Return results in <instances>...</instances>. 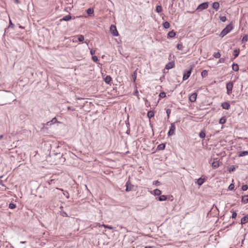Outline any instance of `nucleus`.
I'll return each mask as SVG.
<instances>
[{"mask_svg":"<svg viewBox=\"0 0 248 248\" xmlns=\"http://www.w3.org/2000/svg\"><path fill=\"white\" fill-rule=\"evenodd\" d=\"M110 31L113 36H117L118 35V32L115 26L113 25H111L110 27Z\"/></svg>","mask_w":248,"mask_h":248,"instance_id":"obj_4","label":"nucleus"},{"mask_svg":"<svg viewBox=\"0 0 248 248\" xmlns=\"http://www.w3.org/2000/svg\"><path fill=\"white\" fill-rule=\"evenodd\" d=\"M67 108H68V110H71V108L70 107H68Z\"/></svg>","mask_w":248,"mask_h":248,"instance_id":"obj_59","label":"nucleus"},{"mask_svg":"<svg viewBox=\"0 0 248 248\" xmlns=\"http://www.w3.org/2000/svg\"><path fill=\"white\" fill-rule=\"evenodd\" d=\"M221 107L223 109L228 110L230 108V105L227 102H224L221 103Z\"/></svg>","mask_w":248,"mask_h":248,"instance_id":"obj_10","label":"nucleus"},{"mask_svg":"<svg viewBox=\"0 0 248 248\" xmlns=\"http://www.w3.org/2000/svg\"><path fill=\"white\" fill-rule=\"evenodd\" d=\"M154 115H155L154 111H152V110L149 111L147 113V116L150 119L152 118L153 117H154Z\"/></svg>","mask_w":248,"mask_h":248,"instance_id":"obj_22","label":"nucleus"},{"mask_svg":"<svg viewBox=\"0 0 248 248\" xmlns=\"http://www.w3.org/2000/svg\"><path fill=\"white\" fill-rule=\"evenodd\" d=\"M92 60L94 62H97L98 61V57L96 56H92Z\"/></svg>","mask_w":248,"mask_h":248,"instance_id":"obj_39","label":"nucleus"},{"mask_svg":"<svg viewBox=\"0 0 248 248\" xmlns=\"http://www.w3.org/2000/svg\"><path fill=\"white\" fill-rule=\"evenodd\" d=\"M241 201L244 203H248V195L242 196Z\"/></svg>","mask_w":248,"mask_h":248,"instance_id":"obj_16","label":"nucleus"},{"mask_svg":"<svg viewBox=\"0 0 248 248\" xmlns=\"http://www.w3.org/2000/svg\"><path fill=\"white\" fill-rule=\"evenodd\" d=\"M233 88V83L231 82L227 83L226 84V89L227 91V93L229 94L230 93L232 92Z\"/></svg>","mask_w":248,"mask_h":248,"instance_id":"obj_7","label":"nucleus"},{"mask_svg":"<svg viewBox=\"0 0 248 248\" xmlns=\"http://www.w3.org/2000/svg\"><path fill=\"white\" fill-rule=\"evenodd\" d=\"M15 2H16V3H17V4H18V3H19V0H15Z\"/></svg>","mask_w":248,"mask_h":248,"instance_id":"obj_55","label":"nucleus"},{"mask_svg":"<svg viewBox=\"0 0 248 248\" xmlns=\"http://www.w3.org/2000/svg\"><path fill=\"white\" fill-rule=\"evenodd\" d=\"M51 124H51V123L50 121L48 122H47L46 124V125H51Z\"/></svg>","mask_w":248,"mask_h":248,"instance_id":"obj_54","label":"nucleus"},{"mask_svg":"<svg viewBox=\"0 0 248 248\" xmlns=\"http://www.w3.org/2000/svg\"><path fill=\"white\" fill-rule=\"evenodd\" d=\"M166 113L167 114V118L169 119L170 118V115L171 113V109L170 108H168L166 110Z\"/></svg>","mask_w":248,"mask_h":248,"instance_id":"obj_40","label":"nucleus"},{"mask_svg":"<svg viewBox=\"0 0 248 248\" xmlns=\"http://www.w3.org/2000/svg\"><path fill=\"white\" fill-rule=\"evenodd\" d=\"M234 188V185L233 184H231L228 187V189L230 190H232Z\"/></svg>","mask_w":248,"mask_h":248,"instance_id":"obj_42","label":"nucleus"},{"mask_svg":"<svg viewBox=\"0 0 248 248\" xmlns=\"http://www.w3.org/2000/svg\"><path fill=\"white\" fill-rule=\"evenodd\" d=\"M154 184L156 186H159L160 184V182L156 180L154 182Z\"/></svg>","mask_w":248,"mask_h":248,"instance_id":"obj_49","label":"nucleus"},{"mask_svg":"<svg viewBox=\"0 0 248 248\" xmlns=\"http://www.w3.org/2000/svg\"><path fill=\"white\" fill-rule=\"evenodd\" d=\"M177 48L179 50H182L183 48L182 44H177Z\"/></svg>","mask_w":248,"mask_h":248,"instance_id":"obj_44","label":"nucleus"},{"mask_svg":"<svg viewBox=\"0 0 248 248\" xmlns=\"http://www.w3.org/2000/svg\"><path fill=\"white\" fill-rule=\"evenodd\" d=\"M239 54V49H235L233 51V55L234 56V58H236L238 56Z\"/></svg>","mask_w":248,"mask_h":248,"instance_id":"obj_24","label":"nucleus"},{"mask_svg":"<svg viewBox=\"0 0 248 248\" xmlns=\"http://www.w3.org/2000/svg\"><path fill=\"white\" fill-rule=\"evenodd\" d=\"M208 72L206 70H203L201 73V76L202 77L204 78L207 76Z\"/></svg>","mask_w":248,"mask_h":248,"instance_id":"obj_31","label":"nucleus"},{"mask_svg":"<svg viewBox=\"0 0 248 248\" xmlns=\"http://www.w3.org/2000/svg\"><path fill=\"white\" fill-rule=\"evenodd\" d=\"M71 19H72V16L70 15H68L66 16H64L62 18H61L60 19V22H62L63 21H68L70 20Z\"/></svg>","mask_w":248,"mask_h":248,"instance_id":"obj_9","label":"nucleus"},{"mask_svg":"<svg viewBox=\"0 0 248 248\" xmlns=\"http://www.w3.org/2000/svg\"><path fill=\"white\" fill-rule=\"evenodd\" d=\"M138 93V91H136V92H135V93Z\"/></svg>","mask_w":248,"mask_h":248,"instance_id":"obj_61","label":"nucleus"},{"mask_svg":"<svg viewBox=\"0 0 248 248\" xmlns=\"http://www.w3.org/2000/svg\"><path fill=\"white\" fill-rule=\"evenodd\" d=\"M237 216V213L236 212L234 211L232 213V218H235Z\"/></svg>","mask_w":248,"mask_h":248,"instance_id":"obj_47","label":"nucleus"},{"mask_svg":"<svg viewBox=\"0 0 248 248\" xmlns=\"http://www.w3.org/2000/svg\"><path fill=\"white\" fill-rule=\"evenodd\" d=\"M78 40L79 42H83L84 40V36L82 35H79L78 36Z\"/></svg>","mask_w":248,"mask_h":248,"instance_id":"obj_30","label":"nucleus"},{"mask_svg":"<svg viewBox=\"0 0 248 248\" xmlns=\"http://www.w3.org/2000/svg\"><path fill=\"white\" fill-rule=\"evenodd\" d=\"M219 18L222 22H225L227 20L226 17L225 16H220Z\"/></svg>","mask_w":248,"mask_h":248,"instance_id":"obj_41","label":"nucleus"},{"mask_svg":"<svg viewBox=\"0 0 248 248\" xmlns=\"http://www.w3.org/2000/svg\"><path fill=\"white\" fill-rule=\"evenodd\" d=\"M95 53V50L91 49L90 50V54H91V55L93 56L94 54Z\"/></svg>","mask_w":248,"mask_h":248,"instance_id":"obj_50","label":"nucleus"},{"mask_svg":"<svg viewBox=\"0 0 248 248\" xmlns=\"http://www.w3.org/2000/svg\"><path fill=\"white\" fill-rule=\"evenodd\" d=\"M133 78H134V81H135L136 80V77H134Z\"/></svg>","mask_w":248,"mask_h":248,"instance_id":"obj_60","label":"nucleus"},{"mask_svg":"<svg viewBox=\"0 0 248 248\" xmlns=\"http://www.w3.org/2000/svg\"><path fill=\"white\" fill-rule=\"evenodd\" d=\"M167 200V196L165 195H161L158 198V201H165Z\"/></svg>","mask_w":248,"mask_h":248,"instance_id":"obj_26","label":"nucleus"},{"mask_svg":"<svg viewBox=\"0 0 248 248\" xmlns=\"http://www.w3.org/2000/svg\"><path fill=\"white\" fill-rule=\"evenodd\" d=\"M16 207V204L12 202L9 204V208L12 209H15Z\"/></svg>","mask_w":248,"mask_h":248,"instance_id":"obj_33","label":"nucleus"},{"mask_svg":"<svg viewBox=\"0 0 248 248\" xmlns=\"http://www.w3.org/2000/svg\"><path fill=\"white\" fill-rule=\"evenodd\" d=\"M154 194L156 196H159L161 194V191L158 189H155L154 190Z\"/></svg>","mask_w":248,"mask_h":248,"instance_id":"obj_23","label":"nucleus"},{"mask_svg":"<svg viewBox=\"0 0 248 248\" xmlns=\"http://www.w3.org/2000/svg\"><path fill=\"white\" fill-rule=\"evenodd\" d=\"M176 35L175 32H174L173 31H169L168 33V37L169 38H173Z\"/></svg>","mask_w":248,"mask_h":248,"instance_id":"obj_17","label":"nucleus"},{"mask_svg":"<svg viewBox=\"0 0 248 248\" xmlns=\"http://www.w3.org/2000/svg\"><path fill=\"white\" fill-rule=\"evenodd\" d=\"M233 29L232 25L230 24L228 25L220 32L219 36L223 37L225 35L230 32Z\"/></svg>","mask_w":248,"mask_h":248,"instance_id":"obj_1","label":"nucleus"},{"mask_svg":"<svg viewBox=\"0 0 248 248\" xmlns=\"http://www.w3.org/2000/svg\"><path fill=\"white\" fill-rule=\"evenodd\" d=\"M111 79H112V78L110 76H107L105 78L104 80L106 83L109 84L110 82V81H111Z\"/></svg>","mask_w":248,"mask_h":248,"instance_id":"obj_19","label":"nucleus"},{"mask_svg":"<svg viewBox=\"0 0 248 248\" xmlns=\"http://www.w3.org/2000/svg\"><path fill=\"white\" fill-rule=\"evenodd\" d=\"M144 248H153V247L151 246H146Z\"/></svg>","mask_w":248,"mask_h":248,"instance_id":"obj_56","label":"nucleus"},{"mask_svg":"<svg viewBox=\"0 0 248 248\" xmlns=\"http://www.w3.org/2000/svg\"><path fill=\"white\" fill-rule=\"evenodd\" d=\"M163 27L165 29H168L170 28V24L168 21H166L163 23Z\"/></svg>","mask_w":248,"mask_h":248,"instance_id":"obj_29","label":"nucleus"},{"mask_svg":"<svg viewBox=\"0 0 248 248\" xmlns=\"http://www.w3.org/2000/svg\"><path fill=\"white\" fill-rule=\"evenodd\" d=\"M102 226L105 228H107V229H108L109 230H113V227L111 226H108V225H105V224H103L102 225Z\"/></svg>","mask_w":248,"mask_h":248,"instance_id":"obj_36","label":"nucleus"},{"mask_svg":"<svg viewBox=\"0 0 248 248\" xmlns=\"http://www.w3.org/2000/svg\"><path fill=\"white\" fill-rule=\"evenodd\" d=\"M232 70L235 71H238V70H239L238 65L237 64H236V63H233L232 64Z\"/></svg>","mask_w":248,"mask_h":248,"instance_id":"obj_21","label":"nucleus"},{"mask_svg":"<svg viewBox=\"0 0 248 248\" xmlns=\"http://www.w3.org/2000/svg\"><path fill=\"white\" fill-rule=\"evenodd\" d=\"M165 148V144L161 143L158 145L157 147V149L158 150H164Z\"/></svg>","mask_w":248,"mask_h":248,"instance_id":"obj_20","label":"nucleus"},{"mask_svg":"<svg viewBox=\"0 0 248 248\" xmlns=\"http://www.w3.org/2000/svg\"><path fill=\"white\" fill-rule=\"evenodd\" d=\"M87 13L91 16V15L93 14V9L92 8H89L87 10Z\"/></svg>","mask_w":248,"mask_h":248,"instance_id":"obj_27","label":"nucleus"},{"mask_svg":"<svg viewBox=\"0 0 248 248\" xmlns=\"http://www.w3.org/2000/svg\"><path fill=\"white\" fill-rule=\"evenodd\" d=\"M3 138V135H0V140L2 139Z\"/></svg>","mask_w":248,"mask_h":248,"instance_id":"obj_57","label":"nucleus"},{"mask_svg":"<svg viewBox=\"0 0 248 248\" xmlns=\"http://www.w3.org/2000/svg\"><path fill=\"white\" fill-rule=\"evenodd\" d=\"M67 194H68V195H66V198H69V194L68 193H67Z\"/></svg>","mask_w":248,"mask_h":248,"instance_id":"obj_58","label":"nucleus"},{"mask_svg":"<svg viewBox=\"0 0 248 248\" xmlns=\"http://www.w3.org/2000/svg\"><path fill=\"white\" fill-rule=\"evenodd\" d=\"M175 130V126L174 125V123H171L170 130L168 133V135L169 136L173 135L174 134V132Z\"/></svg>","mask_w":248,"mask_h":248,"instance_id":"obj_6","label":"nucleus"},{"mask_svg":"<svg viewBox=\"0 0 248 248\" xmlns=\"http://www.w3.org/2000/svg\"><path fill=\"white\" fill-rule=\"evenodd\" d=\"M248 40V37L247 35H245L242 38V43H245L247 42Z\"/></svg>","mask_w":248,"mask_h":248,"instance_id":"obj_32","label":"nucleus"},{"mask_svg":"<svg viewBox=\"0 0 248 248\" xmlns=\"http://www.w3.org/2000/svg\"><path fill=\"white\" fill-rule=\"evenodd\" d=\"M125 186H126L125 190L127 192L135 190V189H134V186L131 183V182H130L129 180H128L126 182Z\"/></svg>","mask_w":248,"mask_h":248,"instance_id":"obj_3","label":"nucleus"},{"mask_svg":"<svg viewBox=\"0 0 248 248\" xmlns=\"http://www.w3.org/2000/svg\"><path fill=\"white\" fill-rule=\"evenodd\" d=\"M225 58H220V59L219 60V61H218V62H220V63H223V62H225Z\"/></svg>","mask_w":248,"mask_h":248,"instance_id":"obj_48","label":"nucleus"},{"mask_svg":"<svg viewBox=\"0 0 248 248\" xmlns=\"http://www.w3.org/2000/svg\"><path fill=\"white\" fill-rule=\"evenodd\" d=\"M61 215L62 217H67L68 216V214L66 213V212H65L64 211H62L61 212Z\"/></svg>","mask_w":248,"mask_h":248,"instance_id":"obj_38","label":"nucleus"},{"mask_svg":"<svg viewBox=\"0 0 248 248\" xmlns=\"http://www.w3.org/2000/svg\"><path fill=\"white\" fill-rule=\"evenodd\" d=\"M226 119L225 117H222L220 119L219 123L220 124H224L226 123Z\"/></svg>","mask_w":248,"mask_h":248,"instance_id":"obj_28","label":"nucleus"},{"mask_svg":"<svg viewBox=\"0 0 248 248\" xmlns=\"http://www.w3.org/2000/svg\"><path fill=\"white\" fill-rule=\"evenodd\" d=\"M212 7L216 11H217L219 7V3L218 2H213L212 4Z\"/></svg>","mask_w":248,"mask_h":248,"instance_id":"obj_13","label":"nucleus"},{"mask_svg":"<svg viewBox=\"0 0 248 248\" xmlns=\"http://www.w3.org/2000/svg\"><path fill=\"white\" fill-rule=\"evenodd\" d=\"M199 136L200 138H204L205 137V133L203 131H201L199 134Z\"/></svg>","mask_w":248,"mask_h":248,"instance_id":"obj_37","label":"nucleus"},{"mask_svg":"<svg viewBox=\"0 0 248 248\" xmlns=\"http://www.w3.org/2000/svg\"><path fill=\"white\" fill-rule=\"evenodd\" d=\"M162 11V7L161 5H157L156 7V9H155V11L157 12V13H160Z\"/></svg>","mask_w":248,"mask_h":248,"instance_id":"obj_25","label":"nucleus"},{"mask_svg":"<svg viewBox=\"0 0 248 248\" xmlns=\"http://www.w3.org/2000/svg\"><path fill=\"white\" fill-rule=\"evenodd\" d=\"M159 96L160 98H164L166 96V93L164 92H161L159 93Z\"/></svg>","mask_w":248,"mask_h":248,"instance_id":"obj_45","label":"nucleus"},{"mask_svg":"<svg viewBox=\"0 0 248 248\" xmlns=\"http://www.w3.org/2000/svg\"><path fill=\"white\" fill-rule=\"evenodd\" d=\"M130 127H128V128H127V130L126 132V133L128 135H130Z\"/></svg>","mask_w":248,"mask_h":248,"instance_id":"obj_52","label":"nucleus"},{"mask_svg":"<svg viewBox=\"0 0 248 248\" xmlns=\"http://www.w3.org/2000/svg\"><path fill=\"white\" fill-rule=\"evenodd\" d=\"M248 222V216H244L241 219V223L242 224Z\"/></svg>","mask_w":248,"mask_h":248,"instance_id":"obj_14","label":"nucleus"},{"mask_svg":"<svg viewBox=\"0 0 248 248\" xmlns=\"http://www.w3.org/2000/svg\"><path fill=\"white\" fill-rule=\"evenodd\" d=\"M197 94L196 93H192L189 97V100L191 102H194L197 98Z\"/></svg>","mask_w":248,"mask_h":248,"instance_id":"obj_8","label":"nucleus"},{"mask_svg":"<svg viewBox=\"0 0 248 248\" xmlns=\"http://www.w3.org/2000/svg\"><path fill=\"white\" fill-rule=\"evenodd\" d=\"M204 179H202V178H200L197 181V184L199 186H202L203 183L204 182Z\"/></svg>","mask_w":248,"mask_h":248,"instance_id":"obj_18","label":"nucleus"},{"mask_svg":"<svg viewBox=\"0 0 248 248\" xmlns=\"http://www.w3.org/2000/svg\"><path fill=\"white\" fill-rule=\"evenodd\" d=\"M57 120L56 117L53 118L51 121V124H54L57 122Z\"/></svg>","mask_w":248,"mask_h":248,"instance_id":"obj_46","label":"nucleus"},{"mask_svg":"<svg viewBox=\"0 0 248 248\" xmlns=\"http://www.w3.org/2000/svg\"><path fill=\"white\" fill-rule=\"evenodd\" d=\"M247 155H248V151H247L239 152L238 154V156L239 157H242Z\"/></svg>","mask_w":248,"mask_h":248,"instance_id":"obj_15","label":"nucleus"},{"mask_svg":"<svg viewBox=\"0 0 248 248\" xmlns=\"http://www.w3.org/2000/svg\"><path fill=\"white\" fill-rule=\"evenodd\" d=\"M193 68V66L191 65L190 68L188 70H185L183 71V80H186L189 78V77H190V76L191 74Z\"/></svg>","mask_w":248,"mask_h":248,"instance_id":"obj_2","label":"nucleus"},{"mask_svg":"<svg viewBox=\"0 0 248 248\" xmlns=\"http://www.w3.org/2000/svg\"><path fill=\"white\" fill-rule=\"evenodd\" d=\"M235 170V168L234 166H233V165L231 166L228 170L230 172H231L232 171H233Z\"/></svg>","mask_w":248,"mask_h":248,"instance_id":"obj_34","label":"nucleus"},{"mask_svg":"<svg viewBox=\"0 0 248 248\" xmlns=\"http://www.w3.org/2000/svg\"><path fill=\"white\" fill-rule=\"evenodd\" d=\"M174 66V62H169L166 65L165 68L166 69H170Z\"/></svg>","mask_w":248,"mask_h":248,"instance_id":"obj_12","label":"nucleus"},{"mask_svg":"<svg viewBox=\"0 0 248 248\" xmlns=\"http://www.w3.org/2000/svg\"><path fill=\"white\" fill-rule=\"evenodd\" d=\"M219 166V161L217 159H215L212 163V167L213 169H215Z\"/></svg>","mask_w":248,"mask_h":248,"instance_id":"obj_11","label":"nucleus"},{"mask_svg":"<svg viewBox=\"0 0 248 248\" xmlns=\"http://www.w3.org/2000/svg\"><path fill=\"white\" fill-rule=\"evenodd\" d=\"M125 124L127 128L130 127V124L128 121H125Z\"/></svg>","mask_w":248,"mask_h":248,"instance_id":"obj_51","label":"nucleus"},{"mask_svg":"<svg viewBox=\"0 0 248 248\" xmlns=\"http://www.w3.org/2000/svg\"><path fill=\"white\" fill-rule=\"evenodd\" d=\"M248 189V186L247 185H243L242 186V189L243 191H246Z\"/></svg>","mask_w":248,"mask_h":248,"instance_id":"obj_43","label":"nucleus"},{"mask_svg":"<svg viewBox=\"0 0 248 248\" xmlns=\"http://www.w3.org/2000/svg\"><path fill=\"white\" fill-rule=\"evenodd\" d=\"M208 2H203L200 4L197 7V10L198 11H202V10L208 8Z\"/></svg>","mask_w":248,"mask_h":248,"instance_id":"obj_5","label":"nucleus"},{"mask_svg":"<svg viewBox=\"0 0 248 248\" xmlns=\"http://www.w3.org/2000/svg\"><path fill=\"white\" fill-rule=\"evenodd\" d=\"M214 56L216 58H219L221 56V54L219 52H217L214 53Z\"/></svg>","mask_w":248,"mask_h":248,"instance_id":"obj_35","label":"nucleus"},{"mask_svg":"<svg viewBox=\"0 0 248 248\" xmlns=\"http://www.w3.org/2000/svg\"><path fill=\"white\" fill-rule=\"evenodd\" d=\"M14 26V24L12 23L11 20H10V22H9V27H13Z\"/></svg>","mask_w":248,"mask_h":248,"instance_id":"obj_53","label":"nucleus"}]
</instances>
